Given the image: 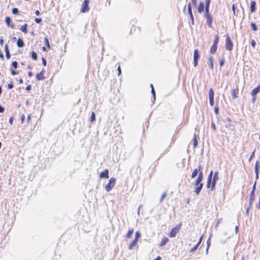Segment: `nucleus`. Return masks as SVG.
I'll list each match as a JSON object with an SVG mask.
<instances>
[{
    "label": "nucleus",
    "mask_w": 260,
    "mask_h": 260,
    "mask_svg": "<svg viewBox=\"0 0 260 260\" xmlns=\"http://www.w3.org/2000/svg\"><path fill=\"white\" fill-rule=\"evenodd\" d=\"M95 120V114L93 112H92L91 117H90V121L91 122H93Z\"/></svg>",
    "instance_id": "38"
},
{
    "label": "nucleus",
    "mask_w": 260,
    "mask_h": 260,
    "mask_svg": "<svg viewBox=\"0 0 260 260\" xmlns=\"http://www.w3.org/2000/svg\"><path fill=\"white\" fill-rule=\"evenodd\" d=\"M7 87L8 89H11L13 88V83L12 82H11L10 83L8 84Z\"/></svg>",
    "instance_id": "43"
},
{
    "label": "nucleus",
    "mask_w": 260,
    "mask_h": 260,
    "mask_svg": "<svg viewBox=\"0 0 260 260\" xmlns=\"http://www.w3.org/2000/svg\"><path fill=\"white\" fill-rule=\"evenodd\" d=\"M218 173H215L214 174V177H213V179L212 180V189L214 188V187L215 186V185L216 181L217 180H218Z\"/></svg>",
    "instance_id": "20"
},
{
    "label": "nucleus",
    "mask_w": 260,
    "mask_h": 260,
    "mask_svg": "<svg viewBox=\"0 0 260 260\" xmlns=\"http://www.w3.org/2000/svg\"><path fill=\"white\" fill-rule=\"evenodd\" d=\"M28 24L25 23L22 25L20 28V30L24 33H27V32Z\"/></svg>",
    "instance_id": "19"
},
{
    "label": "nucleus",
    "mask_w": 260,
    "mask_h": 260,
    "mask_svg": "<svg viewBox=\"0 0 260 260\" xmlns=\"http://www.w3.org/2000/svg\"><path fill=\"white\" fill-rule=\"evenodd\" d=\"M208 96H209V104L211 106V102H212V100H211V88H210L209 90Z\"/></svg>",
    "instance_id": "35"
},
{
    "label": "nucleus",
    "mask_w": 260,
    "mask_h": 260,
    "mask_svg": "<svg viewBox=\"0 0 260 260\" xmlns=\"http://www.w3.org/2000/svg\"><path fill=\"white\" fill-rule=\"evenodd\" d=\"M251 44L253 48H255L256 46V42L254 40H252L251 42Z\"/></svg>",
    "instance_id": "45"
},
{
    "label": "nucleus",
    "mask_w": 260,
    "mask_h": 260,
    "mask_svg": "<svg viewBox=\"0 0 260 260\" xmlns=\"http://www.w3.org/2000/svg\"><path fill=\"white\" fill-rule=\"evenodd\" d=\"M199 172H200L199 169H198L197 168L194 169L191 174V178H195L198 175V174L199 173Z\"/></svg>",
    "instance_id": "25"
},
{
    "label": "nucleus",
    "mask_w": 260,
    "mask_h": 260,
    "mask_svg": "<svg viewBox=\"0 0 260 260\" xmlns=\"http://www.w3.org/2000/svg\"><path fill=\"white\" fill-rule=\"evenodd\" d=\"M188 14H189L190 19H191V24L194 25V17H193L192 11L190 13H188Z\"/></svg>",
    "instance_id": "33"
},
{
    "label": "nucleus",
    "mask_w": 260,
    "mask_h": 260,
    "mask_svg": "<svg viewBox=\"0 0 260 260\" xmlns=\"http://www.w3.org/2000/svg\"><path fill=\"white\" fill-rule=\"evenodd\" d=\"M5 22L7 24V25L8 26V27H10L12 28H14V25L13 24V23H12V20H11V18L9 17V16H7L6 18H5Z\"/></svg>",
    "instance_id": "9"
},
{
    "label": "nucleus",
    "mask_w": 260,
    "mask_h": 260,
    "mask_svg": "<svg viewBox=\"0 0 260 260\" xmlns=\"http://www.w3.org/2000/svg\"><path fill=\"white\" fill-rule=\"evenodd\" d=\"M188 13H190L192 11L191 3L189 2L187 6Z\"/></svg>",
    "instance_id": "42"
},
{
    "label": "nucleus",
    "mask_w": 260,
    "mask_h": 260,
    "mask_svg": "<svg viewBox=\"0 0 260 260\" xmlns=\"http://www.w3.org/2000/svg\"><path fill=\"white\" fill-rule=\"evenodd\" d=\"M3 43H4V40L3 39V37H1L0 38V44L2 45L3 44Z\"/></svg>",
    "instance_id": "60"
},
{
    "label": "nucleus",
    "mask_w": 260,
    "mask_h": 260,
    "mask_svg": "<svg viewBox=\"0 0 260 260\" xmlns=\"http://www.w3.org/2000/svg\"><path fill=\"white\" fill-rule=\"evenodd\" d=\"M201 240H202V237L200 238L199 241L197 243V244L194 245L193 246V248H192L190 250V253H193L194 252V251H196L197 250V249H198V247L199 246V245H200V243L201 242Z\"/></svg>",
    "instance_id": "16"
},
{
    "label": "nucleus",
    "mask_w": 260,
    "mask_h": 260,
    "mask_svg": "<svg viewBox=\"0 0 260 260\" xmlns=\"http://www.w3.org/2000/svg\"><path fill=\"white\" fill-rule=\"evenodd\" d=\"M3 120V118H2L1 121H0V130L3 128V123L2 121Z\"/></svg>",
    "instance_id": "52"
},
{
    "label": "nucleus",
    "mask_w": 260,
    "mask_h": 260,
    "mask_svg": "<svg viewBox=\"0 0 260 260\" xmlns=\"http://www.w3.org/2000/svg\"><path fill=\"white\" fill-rule=\"evenodd\" d=\"M259 163L258 161H257L255 164V172L256 174V179L257 180L258 178V171H259Z\"/></svg>",
    "instance_id": "13"
},
{
    "label": "nucleus",
    "mask_w": 260,
    "mask_h": 260,
    "mask_svg": "<svg viewBox=\"0 0 260 260\" xmlns=\"http://www.w3.org/2000/svg\"><path fill=\"white\" fill-rule=\"evenodd\" d=\"M218 110H219V109L217 107L214 108V112L216 115L218 114Z\"/></svg>",
    "instance_id": "59"
},
{
    "label": "nucleus",
    "mask_w": 260,
    "mask_h": 260,
    "mask_svg": "<svg viewBox=\"0 0 260 260\" xmlns=\"http://www.w3.org/2000/svg\"><path fill=\"white\" fill-rule=\"evenodd\" d=\"M168 241H169V239L167 237L163 238V239L161 241L160 243L159 244V246H165Z\"/></svg>",
    "instance_id": "22"
},
{
    "label": "nucleus",
    "mask_w": 260,
    "mask_h": 260,
    "mask_svg": "<svg viewBox=\"0 0 260 260\" xmlns=\"http://www.w3.org/2000/svg\"><path fill=\"white\" fill-rule=\"evenodd\" d=\"M5 111V108L2 105H0V113H3Z\"/></svg>",
    "instance_id": "55"
},
{
    "label": "nucleus",
    "mask_w": 260,
    "mask_h": 260,
    "mask_svg": "<svg viewBox=\"0 0 260 260\" xmlns=\"http://www.w3.org/2000/svg\"><path fill=\"white\" fill-rule=\"evenodd\" d=\"M116 179L114 177H112L110 179L109 182L105 186V189L107 192L110 191L113 187L114 186L116 183Z\"/></svg>",
    "instance_id": "3"
},
{
    "label": "nucleus",
    "mask_w": 260,
    "mask_h": 260,
    "mask_svg": "<svg viewBox=\"0 0 260 260\" xmlns=\"http://www.w3.org/2000/svg\"><path fill=\"white\" fill-rule=\"evenodd\" d=\"M256 207L260 209V199H259V202H258V203L256 205Z\"/></svg>",
    "instance_id": "63"
},
{
    "label": "nucleus",
    "mask_w": 260,
    "mask_h": 260,
    "mask_svg": "<svg viewBox=\"0 0 260 260\" xmlns=\"http://www.w3.org/2000/svg\"><path fill=\"white\" fill-rule=\"evenodd\" d=\"M256 2L255 1H252L250 4V11L253 13L255 10Z\"/></svg>",
    "instance_id": "24"
},
{
    "label": "nucleus",
    "mask_w": 260,
    "mask_h": 260,
    "mask_svg": "<svg viewBox=\"0 0 260 260\" xmlns=\"http://www.w3.org/2000/svg\"><path fill=\"white\" fill-rule=\"evenodd\" d=\"M44 41H45V45L47 46V47L49 49H50V45L49 41V40H48V38L47 37H46L44 38Z\"/></svg>",
    "instance_id": "32"
},
{
    "label": "nucleus",
    "mask_w": 260,
    "mask_h": 260,
    "mask_svg": "<svg viewBox=\"0 0 260 260\" xmlns=\"http://www.w3.org/2000/svg\"><path fill=\"white\" fill-rule=\"evenodd\" d=\"M31 85H28L26 87V90L27 91H29L31 89Z\"/></svg>",
    "instance_id": "46"
},
{
    "label": "nucleus",
    "mask_w": 260,
    "mask_h": 260,
    "mask_svg": "<svg viewBox=\"0 0 260 260\" xmlns=\"http://www.w3.org/2000/svg\"><path fill=\"white\" fill-rule=\"evenodd\" d=\"M13 116H11L10 117L9 119V122L12 124L13 123Z\"/></svg>",
    "instance_id": "51"
},
{
    "label": "nucleus",
    "mask_w": 260,
    "mask_h": 260,
    "mask_svg": "<svg viewBox=\"0 0 260 260\" xmlns=\"http://www.w3.org/2000/svg\"><path fill=\"white\" fill-rule=\"evenodd\" d=\"M42 63L44 66H46L47 64V60L44 57H42Z\"/></svg>",
    "instance_id": "44"
},
{
    "label": "nucleus",
    "mask_w": 260,
    "mask_h": 260,
    "mask_svg": "<svg viewBox=\"0 0 260 260\" xmlns=\"http://www.w3.org/2000/svg\"><path fill=\"white\" fill-rule=\"evenodd\" d=\"M238 89H233L232 91V97L236 99L237 98V93L238 92Z\"/></svg>",
    "instance_id": "29"
},
{
    "label": "nucleus",
    "mask_w": 260,
    "mask_h": 260,
    "mask_svg": "<svg viewBox=\"0 0 260 260\" xmlns=\"http://www.w3.org/2000/svg\"><path fill=\"white\" fill-rule=\"evenodd\" d=\"M211 185V171L210 172V173L208 175V180H207V188H210Z\"/></svg>",
    "instance_id": "21"
},
{
    "label": "nucleus",
    "mask_w": 260,
    "mask_h": 260,
    "mask_svg": "<svg viewBox=\"0 0 260 260\" xmlns=\"http://www.w3.org/2000/svg\"><path fill=\"white\" fill-rule=\"evenodd\" d=\"M151 94H152V95L153 96V99L155 101V100L156 95H155V91L154 88L151 89Z\"/></svg>",
    "instance_id": "40"
},
{
    "label": "nucleus",
    "mask_w": 260,
    "mask_h": 260,
    "mask_svg": "<svg viewBox=\"0 0 260 260\" xmlns=\"http://www.w3.org/2000/svg\"><path fill=\"white\" fill-rule=\"evenodd\" d=\"M199 168L200 172L195 183L196 188L194 190V192H195L197 194H199L200 193L203 186V184L202 183L203 179V174L202 171L203 168L201 166H200Z\"/></svg>",
    "instance_id": "2"
},
{
    "label": "nucleus",
    "mask_w": 260,
    "mask_h": 260,
    "mask_svg": "<svg viewBox=\"0 0 260 260\" xmlns=\"http://www.w3.org/2000/svg\"><path fill=\"white\" fill-rule=\"evenodd\" d=\"M12 13L14 15H17L19 13L18 9L17 8H13L12 10Z\"/></svg>",
    "instance_id": "36"
},
{
    "label": "nucleus",
    "mask_w": 260,
    "mask_h": 260,
    "mask_svg": "<svg viewBox=\"0 0 260 260\" xmlns=\"http://www.w3.org/2000/svg\"><path fill=\"white\" fill-rule=\"evenodd\" d=\"M42 18H36L35 19V21L37 24H40L42 22Z\"/></svg>",
    "instance_id": "41"
},
{
    "label": "nucleus",
    "mask_w": 260,
    "mask_h": 260,
    "mask_svg": "<svg viewBox=\"0 0 260 260\" xmlns=\"http://www.w3.org/2000/svg\"><path fill=\"white\" fill-rule=\"evenodd\" d=\"M211 234L210 235L209 237V238L207 240V248H206V253H207V252L208 251V249L210 247V241H211Z\"/></svg>",
    "instance_id": "30"
},
{
    "label": "nucleus",
    "mask_w": 260,
    "mask_h": 260,
    "mask_svg": "<svg viewBox=\"0 0 260 260\" xmlns=\"http://www.w3.org/2000/svg\"><path fill=\"white\" fill-rule=\"evenodd\" d=\"M255 186H256V183L255 182L253 186V187H252V190L251 192V193H250V199H249V208H251V206H252V201L253 200L254 198V191H255Z\"/></svg>",
    "instance_id": "8"
},
{
    "label": "nucleus",
    "mask_w": 260,
    "mask_h": 260,
    "mask_svg": "<svg viewBox=\"0 0 260 260\" xmlns=\"http://www.w3.org/2000/svg\"><path fill=\"white\" fill-rule=\"evenodd\" d=\"M218 42V36H216L215 38V39L214 40V44L212 45V54L214 53L217 49L216 45H217Z\"/></svg>",
    "instance_id": "12"
},
{
    "label": "nucleus",
    "mask_w": 260,
    "mask_h": 260,
    "mask_svg": "<svg viewBox=\"0 0 260 260\" xmlns=\"http://www.w3.org/2000/svg\"><path fill=\"white\" fill-rule=\"evenodd\" d=\"M255 151V150H254L253 151V152L252 153V154H251V156H250V157H249V161H250V160L252 159L253 157H254V156Z\"/></svg>",
    "instance_id": "49"
},
{
    "label": "nucleus",
    "mask_w": 260,
    "mask_h": 260,
    "mask_svg": "<svg viewBox=\"0 0 260 260\" xmlns=\"http://www.w3.org/2000/svg\"><path fill=\"white\" fill-rule=\"evenodd\" d=\"M134 233V230L133 229H130L128 230L127 233L126 235V238H130Z\"/></svg>",
    "instance_id": "27"
},
{
    "label": "nucleus",
    "mask_w": 260,
    "mask_h": 260,
    "mask_svg": "<svg viewBox=\"0 0 260 260\" xmlns=\"http://www.w3.org/2000/svg\"><path fill=\"white\" fill-rule=\"evenodd\" d=\"M250 26H251V29L253 31L257 30V28L256 24L254 23H251Z\"/></svg>",
    "instance_id": "37"
},
{
    "label": "nucleus",
    "mask_w": 260,
    "mask_h": 260,
    "mask_svg": "<svg viewBox=\"0 0 260 260\" xmlns=\"http://www.w3.org/2000/svg\"><path fill=\"white\" fill-rule=\"evenodd\" d=\"M100 177L101 178H105V179L108 178H109L108 170L106 169L104 171L102 172L100 174Z\"/></svg>",
    "instance_id": "11"
},
{
    "label": "nucleus",
    "mask_w": 260,
    "mask_h": 260,
    "mask_svg": "<svg viewBox=\"0 0 260 260\" xmlns=\"http://www.w3.org/2000/svg\"><path fill=\"white\" fill-rule=\"evenodd\" d=\"M252 102L253 103H254L256 100V95H252Z\"/></svg>",
    "instance_id": "58"
},
{
    "label": "nucleus",
    "mask_w": 260,
    "mask_h": 260,
    "mask_svg": "<svg viewBox=\"0 0 260 260\" xmlns=\"http://www.w3.org/2000/svg\"><path fill=\"white\" fill-rule=\"evenodd\" d=\"M117 71H118V76H119V75L121 73V68H120V66H119L117 68Z\"/></svg>",
    "instance_id": "56"
},
{
    "label": "nucleus",
    "mask_w": 260,
    "mask_h": 260,
    "mask_svg": "<svg viewBox=\"0 0 260 260\" xmlns=\"http://www.w3.org/2000/svg\"><path fill=\"white\" fill-rule=\"evenodd\" d=\"M138 241L134 239L132 242L129 244L128 246V249L129 250H132L134 246H135L137 244Z\"/></svg>",
    "instance_id": "23"
},
{
    "label": "nucleus",
    "mask_w": 260,
    "mask_h": 260,
    "mask_svg": "<svg viewBox=\"0 0 260 260\" xmlns=\"http://www.w3.org/2000/svg\"><path fill=\"white\" fill-rule=\"evenodd\" d=\"M35 14H36V15L39 16L41 13H40V12L39 10H36V12H35Z\"/></svg>",
    "instance_id": "61"
},
{
    "label": "nucleus",
    "mask_w": 260,
    "mask_h": 260,
    "mask_svg": "<svg viewBox=\"0 0 260 260\" xmlns=\"http://www.w3.org/2000/svg\"><path fill=\"white\" fill-rule=\"evenodd\" d=\"M141 234L140 232L137 231L135 233V240L138 241V240L141 238Z\"/></svg>",
    "instance_id": "31"
},
{
    "label": "nucleus",
    "mask_w": 260,
    "mask_h": 260,
    "mask_svg": "<svg viewBox=\"0 0 260 260\" xmlns=\"http://www.w3.org/2000/svg\"><path fill=\"white\" fill-rule=\"evenodd\" d=\"M31 57L33 60H37L38 59V55L35 51H32L31 53Z\"/></svg>",
    "instance_id": "28"
},
{
    "label": "nucleus",
    "mask_w": 260,
    "mask_h": 260,
    "mask_svg": "<svg viewBox=\"0 0 260 260\" xmlns=\"http://www.w3.org/2000/svg\"><path fill=\"white\" fill-rule=\"evenodd\" d=\"M5 51L6 53V57L7 59H9L11 57V54L9 51V49L8 48V46L7 44L5 46Z\"/></svg>",
    "instance_id": "15"
},
{
    "label": "nucleus",
    "mask_w": 260,
    "mask_h": 260,
    "mask_svg": "<svg viewBox=\"0 0 260 260\" xmlns=\"http://www.w3.org/2000/svg\"><path fill=\"white\" fill-rule=\"evenodd\" d=\"M208 61H209V65L210 67H211V56H209L208 57Z\"/></svg>",
    "instance_id": "54"
},
{
    "label": "nucleus",
    "mask_w": 260,
    "mask_h": 260,
    "mask_svg": "<svg viewBox=\"0 0 260 260\" xmlns=\"http://www.w3.org/2000/svg\"><path fill=\"white\" fill-rule=\"evenodd\" d=\"M161 158H159V157L154 162V167H155L158 164V161H159V160Z\"/></svg>",
    "instance_id": "48"
},
{
    "label": "nucleus",
    "mask_w": 260,
    "mask_h": 260,
    "mask_svg": "<svg viewBox=\"0 0 260 260\" xmlns=\"http://www.w3.org/2000/svg\"><path fill=\"white\" fill-rule=\"evenodd\" d=\"M233 43L229 36H227L225 40V48L227 50L231 51L233 49Z\"/></svg>",
    "instance_id": "7"
},
{
    "label": "nucleus",
    "mask_w": 260,
    "mask_h": 260,
    "mask_svg": "<svg viewBox=\"0 0 260 260\" xmlns=\"http://www.w3.org/2000/svg\"><path fill=\"white\" fill-rule=\"evenodd\" d=\"M18 67V63L16 61H13L11 62V69H16Z\"/></svg>",
    "instance_id": "26"
},
{
    "label": "nucleus",
    "mask_w": 260,
    "mask_h": 260,
    "mask_svg": "<svg viewBox=\"0 0 260 260\" xmlns=\"http://www.w3.org/2000/svg\"><path fill=\"white\" fill-rule=\"evenodd\" d=\"M44 70L43 69L42 71L40 72L39 73H38L36 75V79L38 81L43 80L45 79V77L44 76Z\"/></svg>",
    "instance_id": "10"
},
{
    "label": "nucleus",
    "mask_w": 260,
    "mask_h": 260,
    "mask_svg": "<svg viewBox=\"0 0 260 260\" xmlns=\"http://www.w3.org/2000/svg\"><path fill=\"white\" fill-rule=\"evenodd\" d=\"M181 227V223L177 225L174 228H173L171 232L169 234V236L170 238L175 237L176 236V234L179 232Z\"/></svg>",
    "instance_id": "4"
},
{
    "label": "nucleus",
    "mask_w": 260,
    "mask_h": 260,
    "mask_svg": "<svg viewBox=\"0 0 260 260\" xmlns=\"http://www.w3.org/2000/svg\"><path fill=\"white\" fill-rule=\"evenodd\" d=\"M153 260H161V257L160 256H158L155 259Z\"/></svg>",
    "instance_id": "64"
},
{
    "label": "nucleus",
    "mask_w": 260,
    "mask_h": 260,
    "mask_svg": "<svg viewBox=\"0 0 260 260\" xmlns=\"http://www.w3.org/2000/svg\"><path fill=\"white\" fill-rule=\"evenodd\" d=\"M16 44L18 47L22 48L24 46V42L22 38H19L17 39Z\"/></svg>",
    "instance_id": "14"
},
{
    "label": "nucleus",
    "mask_w": 260,
    "mask_h": 260,
    "mask_svg": "<svg viewBox=\"0 0 260 260\" xmlns=\"http://www.w3.org/2000/svg\"><path fill=\"white\" fill-rule=\"evenodd\" d=\"M25 115L24 114H23L21 116V123H23L25 120Z\"/></svg>",
    "instance_id": "47"
},
{
    "label": "nucleus",
    "mask_w": 260,
    "mask_h": 260,
    "mask_svg": "<svg viewBox=\"0 0 260 260\" xmlns=\"http://www.w3.org/2000/svg\"><path fill=\"white\" fill-rule=\"evenodd\" d=\"M197 138H198V136L196 133H194L193 138V148H196L198 145Z\"/></svg>",
    "instance_id": "17"
},
{
    "label": "nucleus",
    "mask_w": 260,
    "mask_h": 260,
    "mask_svg": "<svg viewBox=\"0 0 260 260\" xmlns=\"http://www.w3.org/2000/svg\"><path fill=\"white\" fill-rule=\"evenodd\" d=\"M89 0H84L81 7V12L82 13H86L88 12L89 10Z\"/></svg>",
    "instance_id": "5"
},
{
    "label": "nucleus",
    "mask_w": 260,
    "mask_h": 260,
    "mask_svg": "<svg viewBox=\"0 0 260 260\" xmlns=\"http://www.w3.org/2000/svg\"><path fill=\"white\" fill-rule=\"evenodd\" d=\"M0 58L2 59H4V56L3 54L1 52H0Z\"/></svg>",
    "instance_id": "62"
},
{
    "label": "nucleus",
    "mask_w": 260,
    "mask_h": 260,
    "mask_svg": "<svg viewBox=\"0 0 260 260\" xmlns=\"http://www.w3.org/2000/svg\"><path fill=\"white\" fill-rule=\"evenodd\" d=\"M11 73L12 75H16L19 73V72L15 71L13 69H11Z\"/></svg>",
    "instance_id": "39"
},
{
    "label": "nucleus",
    "mask_w": 260,
    "mask_h": 260,
    "mask_svg": "<svg viewBox=\"0 0 260 260\" xmlns=\"http://www.w3.org/2000/svg\"><path fill=\"white\" fill-rule=\"evenodd\" d=\"M200 58L199 51L198 49H195L193 52V65L197 67L198 64V60Z\"/></svg>",
    "instance_id": "6"
},
{
    "label": "nucleus",
    "mask_w": 260,
    "mask_h": 260,
    "mask_svg": "<svg viewBox=\"0 0 260 260\" xmlns=\"http://www.w3.org/2000/svg\"><path fill=\"white\" fill-rule=\"evenodd\" d=\"M210 3L211 0H205V3L201 1L197 8L199 13H204V16L207 19V24L209 27H211V15L210 14Z\"/></svg>",
    "instance_id": "1"
},
{
    "label": "nucleus",
    "mask_w": 260,
    "mask_h": 260,
    "mask_svg": "<svg viewBox=\"0 0 260 260\" xmlns=\"http://www.w3.org/2000/svg\"><path fill=\"white\" fill-rule=\"evenodd\" d=\"M191 2H192L193 6L195 7H197V0H191Z\"/></svg>",
    "instance_id": "50"
},
{
    "label": "nucleus",
    "mask_w": 260,
    "mask_h": 260,
    "mask_svg": "<svg viewBox=\"0 0 260 260\" xmlns=\"http://www.w3.org/2000/svg\"><path fill=\"white\" fill-rule=\"evenodd\" d=\"M170 147V145L168 146L166 148H165L162 151V152L159 155V158L162 157L166 153H168L169 151Z\"/></svg>",
    "instance_id": "18"
},
{
    "label": "nucleus",
    "mask_w": 260,
    "mask_h": 260,
    "mask_svg": "<svg viewBox=\"0 0 260 260\" xmlns=\"http://www.w3.org/2000/svg\"><path fill=\"white\" fill-rule=\"evenodd\" d=\"M30 119H31V115H30V114H29L28 115V116L27 117V119H26L27 123H28L29 122Z\"/></svg>",
    "instance_id": "53"
},
{
    "label": "nucleus",
    "mask_w": 260,
    "mask_h": 260,
    "mask_svg": "<svg viewBox=\"0 0 260 260\" xmlns=\"http://www.w3.org/2000/svg\"><path fill=\"white\" fill-rule=\"evenodd\" d=\"M224 59H222L221 60H220V67L222 66L224 64Z\"/></svg>",
    "instance_id": "57"
},
{
    "label": "nucleus",
    "mask_w": 260,
    "mask_h": 260,
    "mask_svg": "<svg viewBox=\"0 0 260 260\" xmlns=\"http://www.w3.org/2000/svg\"><path fill=\"white\" fill-rule=\"evenodd\" d=\"M167 194V192L166 191L164 192L162 194V195H161V196L160 197V199L159 200V203H161L163 201L164 199L166 197Z\"/></svg>",
    "instance_id": "34"
}]
</instances>
